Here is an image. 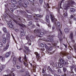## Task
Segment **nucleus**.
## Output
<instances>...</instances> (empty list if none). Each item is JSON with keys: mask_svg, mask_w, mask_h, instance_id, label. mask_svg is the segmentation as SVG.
Instances as JSON below:
<instances>
[{"mask_svg": "<svg viewBox=\"0 0 76 76\" xmlns=\"http://www.w3.org/2000/svg\"><path fill=\"white\" fill-rule=\"evenodd\" d=\"M8 26H9L10 28H13V25H12V22L11 21H10L8 23Z\"/></svg>", "mask_w": 76, "mask_h": 76, "instance_id": "obj_9", "label": "nucleus"}, {"mask_svg": "<svg viewBox=\"0 0 76 76\" xmlns=\"http://www.w3.org/2000/svg\"><path fill=\"white\" fill-rule=\"evenodd\" d=\"M3 30L4 32H5V33H7V30L6 28H3Z\"/></svg>", "mask_w": 76, "mask_h": 76, "instance_id": "obj_22", "label": "nucleus"}, {"mask_svg": "<svg viewBox=\"0 0 76 76\" xmlns=\"http://www.w3.org/2000/svg\"><path fill=\"white\" fill-rule=\"evenodd\" d=\"M24 60L26 61V55H24Z\"/></svg>", "mask_w": 76, "mask_h": 76, "instance_id": "obj_43", "label": "nucleus"}, {"mask_svg": "<svg viewBox=\"0 0 76 76\" xmlns=\"http://www.w3.org/2000/svg\"><path fill=\"white\" fill-rule=\"evenodd\" d=\"M24 47L26 50H26H24V53H26V54H28V52H29L30 51V50H29V49L26 46H24Z\"/></svg>", "mask_w": 76, "mask_h": 76, "instance_id": "obj_5", "label": "nucleus"}, {"mask_svg": "<svg viewBox=\"0 0 76 76\" xmlns=\"http://www.w3.org/2000/svg\"><path fill=\"white\" fill-rule=\"evenodd\" d=\"M26 39H27V40H28V41H29L30 42H31V40H30L29 38V37H28V36H26Z\"/></svg>", "mask_w": 76, "mask_h": 76, "instance_id": "obj_33", "label": "nucleus"}, {"mask_svg": "<svg viewBox=\"0 0 76 76\" xmlns=\"http://www.w3.org/2000/svg\"><path fill=\"white\" fill-rule=\"evenodd\" d=\"M5 65H3L2 66L0 67V72L3 70V69L5 68Z\"/></svg>", "mask_w": 76, "mask_h": 76, "instance_id": "obj_12", "label": "nucleus"}, {"mask_svg": "<svg viewBox=\"0 0 76 76\" xmlns=\"http://www.w3.org/2000/svg\"><path fill=\"white\" fill-rule=\"evenodd\" d=\"M32 22L31 21H30L28 23V26H29V25H31V24H32Z\"/></svg>", "mask_w": 76, "mask_h": 76, "instance_id": "obj_38", "label": "nucleus"}, {"mask_svg": "<svg viewBox=\"0 0 76 76\" xmlns=\"http://www.w3.org/2000/svg\"><path fill=\"white\" fill-rule=\"evenodd\" d=\"M59 41H60L61 42V41H63V38H60Z\"/></svg>", "mask_w": 76, "mask_h": 76, "instance_id": "obj_47", "label": "nucleus"}, {"mask_svg": "<svg viewBox=\"0 0 76 76\" xmlns=\"http://www.w3.org/2000/svg\"><path fill=\"white\" fill-rule=\"evenodd\" d=\"M10 54L9 52H8L7 53L6 55V57H9V56H10Z\"/></svg>", "mask_w": 76, "mask_h": 76, "instance_id": "obj_29", "label": "nucleus"}, {"mask_svg": "<svg viewBox=\"0 0 76 76\" xmlns=\"http://www.w3.org/2000/svg\"><path fill=\"white\" fill-rule=\"evenodd\" d=\"M25 71V70L24 69H22L21 70H20V72H24Z\"/></svg>", "mask_w": 76, "mask_h": 76, "instance_id": "obj_50", "label": "nucleus"}, {"mask_svg": "<svg viewBox=\"0 0 76 76\" xmlns=\"http://www.w3.org/2000/svg\"><path fill=\"white\" fill-rule=\"evenodd\" d=\"M22 6L24 7H27V5H26L25 3H24V4H23Z\"/></svg>", "mask_w": 76, "mask_h": 76, "instance_id": "obj_31", "label": "nucleus"}, {"mask_svg": "<svg viewBox=\"0 0 76 76\" xmlns=\"http://www.w3.org/2000/svg\"><path fill=\"white\" fill-rule=\"evenodd\" d=\"M27 18H32V16L28 15H27Z\"/></svg>", "mask_w": 76, "mask_h": 76, "instance_id": "obj_39", "label": "nucleus"}, {"mask_svg": "<svg viewBox=\"0 0 76 76\" xmlns=\"http://www.w3.org/2000/svg\"><path fill=\"white\" fill-rule=\"evenodd\" d=\"M21 36H24L25 35V33L23 32H21Z\"/></svg>", "mask_w": 76, "mask_h": 76, "instance_id": "obj_36", "label": "nucleus"}, {"mask_svg": "<svg viewBox=\"0 0 76 76\" xmlns=\"http://www.w3.org/2000/svg\"><path fill=\"white\" fill-rule=\"evenodd\" d=\"M9 43H7V44L6 46L4 47V51H6V50H7V49H8V48H9Z\"/></svg>", "mask_w": 76, "mask_h": 76, "instance_id": "obj_10", "label": "nucleus"}, {"mask_svg": "<svg viewBox=\"0 0 76 76\" xmlns=\"http://www.w3.org/2000/svg\"><path fill=\"white\" fill-rule=\"evenodd\" d=\"M18 4L20 6H23V4L20 1H18Z\"/></svg>", "mask_w": 76, "mask_h": 76, "instance_id": "obj_27", "label": "nucleus"}, {"mask_svg": "<svg viewBox=\"0 0 76 76\" xmlns=\"http://www.w3.org/2000/svg\"><path fill=\"white\" fill-rule=\"evenodd\" d=\"M40 3L41 4L42 3V0H39Z\"/></svg>", "mask_w": 76, "mask_h": 76, "instance_id": "obj_55", "label": "nucleus"}, {"mask_svg": "<svg viewBox=\"0 0 76 76\" xmlns=\"http://www.w3.org/2000/svg\"><path fill=\"white\" fill-rule=\"evenodd\" d=\"M46 44L48 45L45 44V48L47 50L48 48V47H50V46H51V45L50 43H46Z\"/></svg>", "mask_w": 76, "mask_h": 76, "instance_id": "obj_8", "label": "nucleus"}, {"mask_svg": "<svg viewBox=\"0 0 76 76\" xmlns=\"http://www.w3.org/2000/svg\"><path fill=\"white\" fill-rule=\"evenodd\" d=\"M65 0H62L61 2L60 1L59 3L58 7L60 8V9H61L62 7H61V3H63V1H64ZM68 4H66L65 5L64 9L65 10H67L68 9V8H69V7L71 6V7H72V5H73V4H74L75 3V2L72 1V0H68Z\"/></svg>", "mask_w": 76, "mask_h": 76, "instance_id": "obj_1", "label": "nucleus"}, {"mask_svg": "<svg viewBox=\"0 0 76 76\" xmlns=\"http://www.w3.org/2000/svg\"><path fill=\"white\" fill-rule=\"evenodd\" d=\"M46 20L48 23L50 22V20L49 19V16L47 15L46 17Z\"/></svg>", "mask_w": 76, "mask_h": 76, "instance_id": "obj_14", "label": "nucleus"}, {"mask_svg": "<svg viewBox=\"0 0 76 76\" xmlns=\"http://www.w3.org/2000/svg\"><path fill=\"white\" fill-rule=\"evenodd\" d=\"M41 46L42 47H44V44L43 43H41Z\"/></svg>", "mask_w": 76, "mask_h": 76, "instance_id": "obj_44", "label": "nucleus"}, {"mask_svg": "<svg viewBox=\"0 0 76 76\" xmlns=\"http://www.w3.org/2000/svg\"><path fill=\"white\" fill-rule=\"evenodd\" d=\"M63 45H64V46H65V48H67V45H65L64 44H63Z\"/></svg>", "mask_w": 76, "mask_h": 76, "instance_id": "obj_62", "label": "nucleus"}, {"mask_svg": "<svg viewBox=\"0 0 76 76\" xmlns=\"http://www.w3.org/2000/svg\"><path fill=\"white\" fill-rule=\"evenodd\" d=\"M45 72V71L44 70V69H43V70L42 71V73H44Z\"/></svg>", "mask_w": 76, "mask_h": 76, "instance_id": "obj_60", "label": "nucleus"}, {"mask_svg": "<svg viewBox=\"0 0 76 76\" xmlns=\"http://www.w3.org/2000/svg\"><path fill=\"white\" fill-rule=\"evenodd\" d=\"M3 76H12V75L10 74V75H3Z\"/></svg>", "mask_w": 76, "mask_h": 76, "instance_id": "obj_46", "label": "nucleus"}, {"mask_svg": "<svg viewBox=\"0 0 76 76\" xmlns=\"http://www.w3.org/2000/svg\"><path fill=\"white\" fill-rule=\"evenodd\" d=\"M25 76H29V75L28 73H26Z\"/></svg>", "mask_w": 76, "mask_h": 76, "instance_id": "obj_54", "label": "nucleus"}, {"mask_svg": "<svg viewBox=\"0 0 76 76\" xmlns=\"http://www.w3.org/2000/svg\"><path fill=\"white\" fill-rule=\"evenodd\" d=\"M3 42L4 44H5L6 42V38L4 37L3 38Z\"/></svg>", "mask_w": 76, "mask_h": 76, "instance_id": "obj_25", "label": "nucleus"}, {"mask_svg": "<svg viewBox=\"0 0 76 76\" xmlns=\"http://www.w3.org/2000/svg\"><path fill=\"white\" fill-rule=\"evenodd\" d=\"M47 69L48 70H50V72H53V71L51 69V68H50V66H48V67L47 68Z\"/></svg>", "mask_w": 76, "mask_h": 76, "instance_id": "obj_20", "label": "nucleus"}, {"mask_svg": "<svg viewBox=\"0 0 76 76\" xmlns=\"http://www.w3.org/2000/svg\"><path fill=\"white\" fill-rule=\"evenodd\" d=\"M52 39L51 38H48L46 40L47 42H48V41H52Z\"/></svg>", "mask_w": 76, "mask_h": 76, "instance_id": "obj_34", "label": "nucleus"}, {"mask_svg": "<svg viewBox=\"0 0 76 76\" xmlns=\"http://www.w3.org/2000/svg\"><path fill=\"white\" fill-rule=\"evenodd\" d=\"M50 18H51L52 22H53L54 21V25L55 26H57V25L58 28H60V22L58 21V22L57 24V20H56V18H54V16L52 15H50Z\"/></svg>", "mask_w": 76, "mask_h": 76, "instance_id": "obj_2", "label": "nucleus"}, {"mask_svg": "<svg viewBox=\"0 0 76 76\" xmlns=\"http://www.w3.org/2000/svg\"><path fill=\"white\" fill-rule=\"evenodd\" d=\"M34 32L35 33L36 32H38V34L40 35H42L44 34V33L41 32V30H35L34 31Z\"/></svg>", "mask_w": 76, "mask_h": 76, "instance_id": "obj_3", "label": "nucleus"}, {"mask_svg": "<svg viewBox=\"0 0 76 76\" xmlns=\"http://www.w3.org/2000/svg\"><path fill=\"white\" fill-rule=\"evenodd\" d=\"M7 39H10V34L9 33H8L7 35Z\"/></svg>", "mask_w": 76, "mask_h": 76, "instance_id": "obj_21", "label": "nucleus"}, {"mask_svg": "<svg viewBox=\"0 0 76 76\" xmlns=\"http://www.w3.org/2000/svg\"><path fill=\"white\" fill-rule=\"evenodd\" d=\"M59 62L62 64L63 65H65L66 64V62L63 59H61L59 61Z\"/></svg>", "mask_w": 76, "mask_h": 76, "instance_id": "obj_7", "label": "nucleus"}, {"mask_svg": "<svg viewBox=\"0 0 76 76\" xmlns=\"http://www.w3.org/2000/svg\"><path fill=\"white\" fill-rule=\"evenodd\" d=\"M59 30L60 32V33H58V37H60L61 36V35H62V32L61 31V30H60V28H59Z\"/></svg>", "mask_w": 76, "mask_h": 76, "instance_id": "obj_19", "label": "nucleus"}, {"mask_svg": "<svg viewBox=\"0 0 76 76\" xmlns=\"http://www.w3.org/2000/svg\"><path fill=\"white\" fill-rule=\"evenodd\" d=\"M47 25L48 26V27H51V25L50 24V22L49 23L48 22Z\"/></svg>", "mask_w": 76, "mask_h": 76, "instance_id": "obj_42", "label": "nucleus"}, {"mask_svg": "<svg viewBox=\"0 0 76 76\" xmlns=\"http://www.w3.org/2000/svg\"><path fill=\"white\" fill-rule=\"evenodd\" d=\"M50 47L48 48V49L47 50H48V51H51L52 50V47L50 46H49Z\"/></svg>", "mask_w": 76, "mask_h": 76, "instance_id": "obj_28", "label": "nucleus"}, {"mask_svg": "<svg viewBox=\"0 0 76 76\" xmlns=\"http://www.w3.org/2000/svg\"><path fill=\"white\" fill-rule=\"evenodd\" d=\"M73 33L71 32L69 35V38L71 39H73Z\"/></svg>", "mask_w": 76, "mask_h": 76, "instance_id": "obj_13", "label": "nucleus"}, {"mask_svg": "<svg viewBox=\"0 0 76 76\" xmlns=\"http://www.w3.org/2000/svg\"><path fill=\"white\" fill-rule=\"evenodd\" d=\"M61 54L62 56H67V54L66 53H61Z\"/></svg>", "mask_w": 76, "mask_h": 76, "instance_id": "obj_37", "label": "nucleus"}, {"mask_svg": "<svg viewBox=\"0 0 76 76\" xmlns=\"http://www.w3.org/2000/svg\"><path fill=\"white\" fill-rule=\"evenodd\" d=\"M16 60H17V58L15 57H14L13 58V63H16Z\"/></svg>", "mask_w": 76, "mask_h": 76, "instance_id": "obj_18", "label": "nucleus"}, {"mask_svg": "<svg viewBox=\"0 0 76 76\" xmlns=\"http://www.w3.org/2000/svg\"><path fill=\"white\" fill-rule=\"evenodd\" d=\"M35 15L37 17H39V18H42V15H39L36 14Z\"/></svg>", "mask_w": 76, "mask_h": 76, "instance_id": "obj_35", "label": "nucleus"}, {"mask_svg": "<svg viewBox=\"0 0 76 76\" xmlns=\"http://www.w3.org/2000/svg\"><path fill=\"white\" fill-rule=\"evenodd\" d=\"M16 67L17 69H20V67L18 65L16 66Z\"/></svg>", "mask_w": 76, "mask_h": 76, "instance_id": "obj_49", "label": "nucleus"}, {"mask_svg": "<svg viewBox=\"0 0 76 76\" xmlns=\"http://www.w3.org/2000/svg\"><path fill=\"white\" fill-rule=\"evenodd\" d=\"M58 73H61V69H59L58 70Z\"/></svg>", "mask_w": 76, "mask_h": 76, "instance_id": "obj_40", "label": "nucleus"}, {"mask_svg": "<svg viewBox=\"0 0 76 76\" xmlns=\"http://www.w3.org/2000/svg\"><path fill=\"white\" fill-rule=\"evenodd\" d=\"M23 2L24 3L27 4H29V3H28V1H27V0H24Z\"/></svg>", "mask_w": 76, "mask_h": 76, "instance_id": "obj_32", "label": "nucleus"}, {"mask_svg": "<svg viewBox=\"0 0 76 76\" xmlns=\"http://www.w3.org/2000/svg\"><path fill=\"white\" fill-rule=\"evenodd\" d=\"M15 71V69H12V72H13V71Z\"/></svg>", "mask_w": 76, "mask_h": 76, "instance_id": "obj_64", "label": "nucleus"}, {"mask_svg": "<svg viewBox=\"0 0 76 76\" xmlns=\"http://www.w3.org/2000/svg\"><path fill=\"white\" fill-rule=\"evenodd\" d=\"M4 36H5V34H3L2 36L3 38H5V37H4Z\"/></svg>", "mask_w": 76, "mask_h": 76, "instance_id": "obj_63", "label": "nucleus"}, {"mask_svg": "<svg viewBox=\"0 0 76 76\" xmlns=\"http://www.w3.org/2000/svg\"><path fill=\"white\" fill-rule=\"evenodd\" d=\"M46 7L48 8H50V6H49V5H48V4H47Z\"/></svg>", "mask_w": 76, "mask_h": 76, "instance_id": "obj_52", "label": "nucleus"}, {"mask_svg": "<svg viewBox=\"0 0 76 76\" xmlns=\"http://www.w3.org/2000/svg\"><path fill=\"white\" fill-rule=\"evenodd\" d=\"M11 2L12 3V4H15L17 3V1L15 0H12L11 1Z\"/></svg>", "mask_w": 76, "mask_h": 76, "instance_id": "obj_17", "label": "nucleus"}, {"mask_svg": "<svg viewBox=\"0 0 76 76\" xmlns=\"http://www.w3.org/2000/svg\"><path fill=\"white\" fill-rule=\"evenodd\" d=\"M50 65H52L53 67H57V64H54V63L53 62H52V63L50 64Z\"/></svg>", "mask_w": 76, "mask_h": 76, "instance_id": "obj_15", "label": "nucleus"}, {"mask_svg": "<svg viewBox=\"0 0 76 76\" xmlns=\"http://www.w3.org/2000/svg\"><path fill=\"white\" fill-rule=\"evenodd\" d=\"M70 19H72V18H74V20H75L76 21V18L75 17L72 15H70Z\"/></svg>", "mask_w": 76, "mask_h": 76, "instance_id": "obj_16", "label": "nucleus"}, {"mask_svg": "<svg viewBox=\"0 0 76 76\" xmlns=\"http://www.w3.org/2000/svg\"><path fill=\"white\" fill-rule=\"evenodd\" d=\"M61 76H67V75L66 74H64L63 75H62Z\"/></svg>", "mask_w": 76, "mask_h": 76, "instance_id": "obj_59", "label": "nucleus"}, {"mask_svg": "<svg viewBox=\"0 0 76 76\" xmlns=\"http://www.w3.org/2000/svg\"><path fill=\"white\" fill-rule=\"evenodd\" d=\"M63 70L64 72H66V70H67V69L65 68H63Z\"/></svg>", "mask_w": 76, "mask_h": 76, "instance_id": "obj_48", "label": "nucleus"}, {"mask_svg": "<svg viewBox=\"0 0 76 76\" xmlns=\"http://www.w3.org/2000/svg\"><path fill=\"white\" fill-rule=\"evenodd\" d=\"M69 31L70 30H69V29L67 28H66L64 29V31L66 34H68V33H69Z\"/></svg>", "mask_w": 76, "mask_h": 76, "instance_id": "obj_11", "label": "nucleus"}, {"mask_svg": "<svg viewBox=\"0 0 76 76\" xmlns=\"http://www.w3.org/2000/svg\"><path fill=\"white\" fill-rule=\"evenodd\" d=\"M23 64L25 65V66L26 67H28V64H26V62H24Z\"/></svg>", "mask_w": 76, "mask_h": 76, "instance_id": "obj_30", "label": "nucleus"}, {"mask_svg": "<svg viewBox=\"0 0 76 76\" xmlns=\"http://www.w3.org/2000/svg\"><path fill=\"white\" fill-rule=\"evenodd\" d=\"M29 1L31 2V4L32 5H34V0H28Z\"/></svg>", "mask_w": 76, "mask_h": 76, "instance_id": "obj_24", "label": "nucleus"}, {"mask_svg": "<svg viewBox=\"0 0 76 76\" xmlns=\"http://www.w3.org/2000/svg\"><path fill=\"white\" fill-rule=\"evenodd\" d=\"M2 46H3V44L1 42H0V47H1Z\"/></svg>", "mask_w": 76, "mask_h": 76, "instance_id": "obj_51", "label": "nucleus"}, {"mask_svg": "<svg viewBox=\"0 0 76 76\" xmlns=\"http://www.w3.org/2000/svg\"><path fill=\"white\" fill-rule=\"evenodd\" d=\"M69 56H68V58L69 59V58H71V56H70V55L69 54Z\"/></svg>", "mask_w": 76, "mask_h": 76, "instance_id": "obj_53", "label": "nucleus"}, {"mask_svg": "<svg viewBox=\"0 0 76 76\" xmlns=\"http://www.w3.org/2000/svg\"><path fill=\"white\" fill-rule=\"evenodd\" d=\"M67 13L65 12L64 13V16L66 17V16H67Z\"/></svg>", "mask_w": 76, "mask_h": 76, "instance_id": "obj_41", "label": "nucleus"}, {"mask_svg": "<svg viewBox=\"0 0 76 76\" xmlns=\"http://www.w3.org/2000/svg\"><path fill=\"white\" fill-rule=\"evenodd\" d=\"M13 21L14 22H15V23H16L17 25H18L19 26H20L22 27V28H23L25 26L23 24H20L18 21L15 20H14Z\"/></svg>", "mask_w": 76, "mask_h": 76, "instance_id": "obj_4", "label": "nucleus"}, {"mask_svg": "<svg viewBox=\"0 0 76 76\" xmlns=\"http://www.w3.org/2000/svg\"><path fill=\"white\" fill-rule=\"evenodd\" d=\"M20 6H18L16 8H15V9H17L18 8H20Z\"/></svg>", "mask_w": 76, "mask_h": 76, "instance_id": "obj_56", "label": "nucleus"}, {"mask_svg": "<svg viewBox=\"0 0 76 76\" xmlns=\"http://www.w3.org/2000/svg\"><path fill=\"white\" fill-rule=\"evenodd\" d=\"M34 19H35V20H38V18H34Z\"/></svg>", "mask_w": 76, "mask_h": 76, "instance_id": "obj_61", "label": "nucleus"}, {"mask_svg": "<svg viewBox=\"0 0 76 76\" xmlns=\"http://www.w3.org/2000/svg\"><path fill=\"white\" fill-rule=\"evenodd\" d=\"M34 54L36 55V58L37 59V61L39 60V59H40V58H41V57H40L39 56V53L37 52H35L34 53Z\"/></svg>", "mask_w": 76, "mask_h": 76, "instance_id": "obj_6", "label": "nucleus"}, {"mask_svg": "<svg viewBox=\"0 0 76 76\" xmlns=\"http://www.w3.org/2000/svg\"><path fill=\"white\" fill-rule=\"evenodd\" d=\"M40 49L42 51H44L45 50V49H44V48H41Z\"/></svg>", "mask_w": 76, "mask_h": 76, "instance_id": "obj_57", "label": "nucleus"}, {"mask_svg": "<svg viewBox=\"0 0 76 76\" xmlns=\"http://www.w3.org/2000/svg\"><path fill=\"white\" fill-rule=\"evenodd\" d=\"M37 26H38L39 27H40V25H39V24L37 23V24H36Z\"/></svg>", "mask_w": 76, "mask_h": 76, "instance_id": "obj_58", "label": "nucleus"}, {"mask_svg": "<svg viewBox=\"0 0 76 76\" xmlns=\"http://www.w3.org/2000/svg\"><path fill=\"white\" fill-rule=\"evenodd\" d=\"M58 65L59 67H63V65L61 64L60 62H59L58 63Z\"/></svg>", "mask_w": 76, "mask_h": 76, "instance_id": "obj_23", "label": "nucleus"}, {"mask_svg": "<svg viewBox=\"0 0 76 76\" xmlns=\"http://www.w3.org/2000/svg\"><path fill=\"white\" fill-rule=\"evenodd\" d=\"M11 11H12V12H13V10H15V9H13V8H11L10 9Z\"/></svg>", "mask_w": 76, "mask_h": 76, "instance_id": "obj_45", "label": "nucleus"}, {"mask_svg": "<svg viewBox=\"0 0 76 76\" xmlns=\"http://www.w3.org/2000/svg\"><path fill=\"white\" fill-rule=\"evenodd\" d=\"M70 11L71 12H74L75 11V10L73 8H70Z\"/></svg>", "mask_w": 76, "mask_h": 76, "instance_id": "obj_26", "label": "nucleus"}]
</instances>
